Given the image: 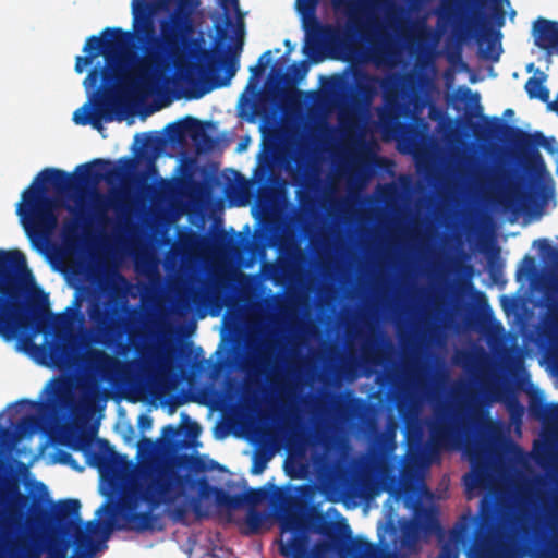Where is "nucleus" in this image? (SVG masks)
<instances>
[{"label":"nucleus","mask_w":558,"mask_h":558,"mask_svg":"<svg viewBox=\"0 0 558 558\" xmlns=\"http://www.w3.org/2000/svg\"><path fill=\"white\" fill-rule=\"evenodd\" d=\"M483 131L487 137L502 141L515 148L525 159L526 168L535 172L545 170L543 157L537 149L538 146H542L549 154H555V137H546L539 131L525 132L497 117L485 118Z\"/></svg>","instance_id":"obj_7"},{"label":"nucleus","mask_w":558,"mask_h":558,"mask_svg":"<svg viewBox=\"0 0 558 558\" xmlns=\"http://www.w3.org/2000/svg\"><path fill=\"white\" fill-rule=\"evenodd\" d=\"M546 74L537 69L535 76H532L526 81L524 87L530 98H533L535 93L538 92V89L543 86V83L546 81Z\"/></svg>","instance_id":"obj_35"},{"label":"nucleus","mask_w":558,"mask_h":558,"mask_svg":"<svg viewBox=\"0 0 558 558\" xmlns=\"http://www.w3.org/2000/svg\"><path fill=\"white\" fill-rule=\"evenodd\" d=\"M94 59H95V53H90V54L86 53V56L76 57V61L82 63L84 65V68L87 65H90L93 63Z\"/></svg>","instance_id":"obj_54"},{"label":"nucleus","mask_w":558,"mask_h":558,"mask_svg":"<svg viewBox=\"0 0 558 558\" xmlns=\"http://www.w3.org/2000/svg\"><path fill=\"white\" fill-rule=\"evenodd\" d=\"M271 51L270 50H267L265 51L259 58H258V63L259 64H264L265 63V68H267L270 62H271Z\"/></svg>","instance_id":"obj_57"},{"label":"nucleus","mask_w":558,"mask_h":558,"mask_svg":"<svg viewBox=\"0 0 558 558\" xmlns=\"http://www.w3.org/2000/svg\"><path fill=\"white\" fill-rule=\"evenodd\" d=\"M187 32L185 19L178 14L160 22V36L156 35L153 22L140 26L138 41L147 47L145 58L138 68L140 75L132 82L135 89L148 87L154 81L155 73L169 65L175 69L180 80L191 86L185 94L187 99H199L210 90L230 84L239 69L238 52L233 51L223 58L206 52V65H197L187 60Z\"/></svg>","instance_id":"obj_2"},{"label":"nucleus","mask_w":558,"mask_h":558,"mask_svg":"<svg viewBox=\"0 0 558 558\" xmlns=\"http://www.w3.org/2000/svg\"><path fill=\"white\" fill-rule=\"evenodd\" d=\"M510 411H511L512 416H514L515 414L521 416L523 413V407L515 400L510 403Z\"/></svg>","instance_id":"obj_56"},{"label":"nucleus","mask_w":558,"mask_h":558,"mask_svg":"<svg viewBox=\"0 0 558 558\" xmlns=\"http://www.w3.org/2000/svg\"><path fill=\"white\" fill-rule=\"evenodd\" d=\"M405 435L408 440H418L422 436V428L414 418H408L405 421Z\"/></svg>","instance_id":"obj_40"},{"label":"nucleus","mask_w":558,"mask_h":558,"mask_svg":"<svg viewBox=\"0 0 558 558\" xmlns=\"http://www.w3.org/2000/svg\"><path fill=\"white\" fill-rule=\"evenodd\" d=\"M546 201V190L543 189L542 193L539 192H521L517 198L509 196L507 198V203L509 206H513L517 203H520L522 206L527 205H543Z\"/></svg>","instance_id":"obj_27"},{"label":"nucleus","mask_w":558,"mask_h":558,"mask_svg":"<svg viewBox=\"0 0 558 558\" xmlns=\"http://www.w3.org/2000/svg\"><path fill=\"white\" fill-rule=\"evenodd\" d=\"M80 306H81V300H80V296L76 294L73 300L72 306L68 307L66 310L72 311L73 315L77 316L80 318V320H83V316L78 310Z\"/></svg>","instance_id":"obj_50"},{"label":"nucleus","mask_w":558,"mask_h":558,"mask_svg":"<svg viewBox=\"0 0 558 558\" xmlns=\"http://www.w3.org/2000/svg\"><path fill=\"white\" fill-rule=\"evenodd\" d=\"M454 403L437 411L428 422L430 448L438 451L458 448L466 433L473 428L483 430L492 427V422L480 405L478 395L464 383L452 388Z\"/></svg>","instance_id":"obj_6"},{"label":"nucleus","mask_w":558,"mask_h":558,"mask_svg":"<svg viewBox=\"0 0 558 558\" xmlns=\"http://www.w3.org/2000/svg\"><path fill=\"white\" fill-rule=\"evenodd\" d=\"M77 174L57 168L41 170L32 184L21 194L16 215L31 244L41 250L50 240L59 225L57 197L48 194L53 190L59 196H69L80 185L97 184L102 180H120L123 168L107 159H94L76 168Z\"/></svg>","instance_id":"obj_4"},{"label":"nucleus","mask_w":558,"mask_h":558,"mask_svg":"<svg viewBox=\"0 0 558 558\" xmlns=\"http://www.w3.org/2000/svg\"><path fill=\"white\" fill-rule=\"evenodd\" d=\"M172 0H132L135 32L137 33L142 24L153 22L151 16L167 10Z\"/></svg>","instance_id":"obj_21"},{"label":"nucleus","mask_w":558,"mask_h":558,"mask_svg":"<svg viewBox=\"0 0 558 558\" xmlns=\"http://www.w3.org/2000/svg\"><path fill=\"white\" fill-rule=\"evenodd\" d=\"M51 386V400L52 401H64L66 397V392L64 390L63 384L60 381H57L56 379H52L49 384Z\"/></svg>","instance_id":"obj_43"},{"label":"nucleus","mask_w":558,"mask_h":558,"mask_svg":"<svg viewBox=\"0 0 558 558\" xmlns=\"http://www.w3.org/2000/svg\"><path fill=\"white\" fill-rule=\"evenodd\" d=\"M324 536L326 539L331 543L343 544V539L339 535L338 525L327 518L323 512H314L308 517V531Z\"/></svg>","instance_id":"obj_22"},{"label":"nucleus","mask_w":558,"mask_h":558,"mask_svg":"<svg viewBox=\"0 0 558 558\" xmlns=\"http://www.w3.org/2000/svg\"><path fill=\"white\" fill-rule=\"evenodd\" d=\"M534 44L548 54H558V22L538 17L533 23Z\"/></svg>","instance_id":"obj_18"},{"label":"nucleus","mask_w":558,"mask_h":558,"mask_svg":"<svg viewBox=\"0 0 558 558\" xmlns=\"http://www.w3.org/2000/svg\"><path fill=\"white\" fill-rule=\"evenodd\" d=\"M98 442L101 447H105L109 454L105 453H93L92 454V461L89 462L90 465L97 466L100 471L108 470L111 466V458L118 459L120 458L119 454H117L113 449L109 446V442L105 439H98Z\"/></svg>","instance_id":"obj_28"},{"label":"nucleus","mask_w":558,"mask_h":558,"mask_svg":"<svg viewBox=\"0 0 558 558\" xmlns=\"http://www.w3.org/2000/svg\"><path fill=\"white\" fill-rule=\"evenodd\" d=\"M548 110L554 111L558 116V94L554 101L548 102Z\"/></svg>","instance_id":"obj_63"},{"label":"nucleus","mask_w":558,"mask_h":558,"mask_svg":"<svg viewBox=\"0 0 558 558\" xmlns=\"http://www.w3.org/2000/svg\"><path fill=\"white\" fill-rule=\"evenodd\" d=\"M533 245L538 248L543 256H550L554 264L558 267V252L553 248L547 239H537L534 241Z\"/></svg>","instance_id":"obj_37"},{"label":"nucleus","mask_w":558,"mask_h":558,"mask_svg":"<svg viewBox=\"0 0 558 558\" xmlns=\"http://www.w3.org/2000/svg\"><path fill=\"white\" fill-rule=\"evenodd\" d=\"M319 0H298L299 10L303 15L312 17L305 25L306 41L304 53L313 56L323 43L341 47L360 37L369 45V56L377 65L384 64L393 54V40L381 23L371 13L365 2L355 3L352 0H332L335 10L344 9L348 21L343 28L323 25L315 17Z\"/></svg>","instance_id":"obj_5"},{"label":"nucleus","mask_w":558,"mask_h":558,"mask_svg":"<svg viewBox=\"0 0 558 558\" xmlns=\"http://www.w3.org/2000/svg\"><path fill=\"white\" fill-rule=\"evenodd\" d=\"M488 0H473V11L465 23H458L454 32L460 39L475 37L481 49L482 57L492 62H497L501 53L500 44L497 45L488 27V19L483 10Z\"/></svg>","instance_id":"obj_12"},{"label":"nucleus","mask_w":558,"mask_h":558,"mask_svg":"<svg viewBox=\"0 0 558 558\" xmlns=\"http://www.w3.org/2000/svg\"><path fill=\"white\" fill-rule=\"evenodd\" d=\"M498 513L497 497L493 493L483 496L480 502L478 518L475 519L470 514H464L454 524L448 535V541L444 544L442 549L446 553L460 546H469L471 541L478 542L488 536L492 532Z\"/></svg>","instance_id":"obj_8"},{"label":"nucleus","mask_w":558,"mask_h":558,"mask_svg":"<svg viewBox=\"0 0 558 558\" xmlns=\"http://www.w3.org/2000/svg\"><path fill=\"white\" fill-rule=\"evenodd\" d=\"M355 88L351 100L356 106H368L379 93V77L365 71L354 73Z\"/></svg>","instance_id":"obj_19"},{"label":"nucleus","mask_w":558,"mask_h":558,"mask_svg":"<svg viewBox=\"0 0 558 558\" xmlns=\"http://www.w3.org/2000/svg\"><path fill=\"white\" fill-rule=\"evenodd\" d=\"M278 499L281 506L279 517L281 534H290L287 539L280 538L278 541L279 554L283 557L296 550L302 558H306L304 543L308 536V519L305 520L298 511L299 502L295 497L280 493Z\"/></svg>","instance_id":"obj_11"},{"label":"nucleus","mask_w":558,"mask_h":558,"mask_svg":"<svg viewBox=\"0 0 558 558\" xmlns=\"http://www.w3.org/2000/svg\"><path fill=\"white\" fill-rule=\"evenodd\" d=\"M190 509H191L190 505L189 506H186V505L175 506L171 510L170 515L173 519V521L181 522L186 518Z\"/></svg>","instance_id":"obj_47"},{"label":"nucleus","mask_w":558,"mask_h":558,"mask_svg":"<svg viewBox=\"0 0 558 558\" xmlns=\"http://www.w3.org/2000/svg\"><path fill=\"white\" fill-rule=\"evenodd\" d=\"M263 520L264 517L258 510L255 508L248 509L246 513V523L253 531H257L260 527Z\"/></svg>","instance_id":"obj_41"},{"label":"nucleus","mask_w":558,"mask_h":558,"mask_svg":"<svg viewBox=\"0 0 558 558\" xmlns=\"http://www.w3.org/2000/svg\"><path fill=\"white\" fill-rule=\"evenodd\" d=\"M470 460L472 470L462 478L469 500L474 498L477 493L488 489L493 483L490 466L485 457L475 454Z\"/></svg>","instance_id":"obj_17"},{"label":"nucleus","mask_w":558,"mask_h":558,"mask_svg":"<svg viewBox=\"0 0 558 558\" xmlns=\"http://www.w3.org/2000/svg\"><path fill=\"white\" fill-rule=\"evenodd\" d=\"M349 554L352 558H377L378 548L373 543L357 537L352 541Z\"/></svg>","instance_id":"obj_26"},{"label":"nucleus","mask_w":558,"mask_h":558,"mask_svg":"<svg viewBox=\"0 0 558 558\" xmlns=\"http://www.w3.org/2000/svg\"><path fill=\"white\" fill-rule=\"evenodd\" d=\"M245 505L244 494L231 495L221 489L218 490L217 506L225 507L229 510L239 509Z\"/></svg>","instance_id":"obj_31"},{"label":"nucleus","mask_w":558,"mask_h":558,"mask_svg":"<svg viewBox=\"0 0 558 558\" xmlns=\"http://www.w3.org/2000/svg\"><path fill=\"white\" fill-rule=\"evenodd\" d=\"M554 457V452L550 446L543 445L536 450L535 460L539 465L547 464Z\"/></svg>","instance_id":"obj_42"},{"label":"nucleus","mask_w":558,"mask_h":558,"mask_svg":"<svg viewBox=\"0 0 558 558\" xmlns=\"http://www.w3.org/2000/svg\"><path fill=\"white\" fill-rule=\"evenodd\" d=\"M80 510L81 502L78 499H65L61 500L53 512V520L56 525L68 533L75 524V529L77 526H83L80 523ZM86 530V526L84 527Z\"/></svg>","instance_id":"obj_20"},{"label":"nucleus","mask_w":558,"mask_h":558,"mask_svg":"<svg viewBox=\"0 0 558 558\" xmlns=\"http://www.w3.org/2000/svg\"><path fill=\"white\" fill-rule=\"evenodd\" d=\"M404 505L413 509L416 513L421 509V501L417 494V487L412 484L404 485Z\"/></svg>","instance_id":"obj_33"},{"label":"nucleus","mask_w":558,"mask_h":558,"mask_svg":"<svg viewBox=\"0 0 558 558\" xmlns=\"http://www.w3.org/2000/svg\"><path fill=\"white\" fill-rule=\"evenodd\" d=\"M268 496V492L264 487L250 488L244 493L245 505L254 508L258 504L263 502Z\"/></svg>","instance_id":"obj_34"},{"label":"nucleus","mask_w":558,"mask_h":558,"mask_svg":"<svg viewBox=\"0 0 558 558\" xmlns=\"http://www.w3.org/2000/svg\"><path fill=\"white\" fill-rule=\"evenodd\" d=\"M543 335L550 341L558 340V301H550L543 324Z\"/></svg>","instance_id":"obj_24"},{"label":"nucleus","mask_w":558,"mask_h":558,"mask_svg":"<svg viewBox=\"0 0 558 558\" xmlns=\"http://www.w3.org/2000/svg\"><path fill=\"white\" fill-rule=\"evenodd\" d=\"M162 433L167 437H174L179 434V429L173 425H167L163 427Z\"/></svg>","instance_id":"obj_58"},{"label":"nucleus","mask_w":558,"mask_h":558,"mask_svg":"<svg viewBox=\"0 0 558 558\" xmlns=\"http://www.w3.org/2000/svg\"><path fill=\"white\" fill-rule=\"evenodd\" d=\"M530 412L537 418H551L558 416V405L547 404L543 401L532 400L530 402Z\"/></svg>","instance_id":"obj_29"},{"label":"nucleus","mask_w":558,"mask_h":558,"mask_svg":"<svg viewBox=\"0 0 558 558\" xmlns=\"http://www.w3.org/2000/svg\"><path fill=\"white\" fill-rule=\"evenodd\" d=\"M199 425L195 422L191 423L187 427V434L191 435L192 437H197L198 434H199Z\"/></svg>","instance_id":"obj_60"},{"label":"nucleus","mask_w":558,"mask_h":558,"mask_svg":"<svg viewBox=\"0 0 558 558\" xmlns=\"http://www.w3.org/2000/svg\"><path fill=\"white\" fill-rule=\"evenodd\" d=\"M119 162L122 163L123 167L126 168V169H132L135 166L134 160L131 159V158H128V157L120 158Z\"/></svg>","instance_id":"obj_62"},{"label":"nucleus","mask_w":558,"mask_h":558,"mask_svg":"<svg viewBox=\"0 0 558 558\" xmlns=\"http://www.w3.org/2000/svg\"><path fill=\"white\" fill-rule=\"evenodd\" d=\"M110 68L94 66L84 78V86L87 90L97 88L94 93V110H92L90 101L85 102L81 108L74 111L73 121L78 125L90 124L94 129L101 131V120L110 122L113 120L114 99L111 95H98L99 82L102 80L108 83L111 80Z\"/></svg>","instance_id":"obj_9"},{"label":"nucleus","mask_w":558,"mask_h":558,"mask_svg":"<svg viewBox=\"0 0 558 558\" xmlns=\"http://www.w3.org/2000/svg\"><path fill=\"white\" fill-rule=\"evenodd\" d=\"M179 464L181 466L187 468L190 470H194L197 472H203L206 470L205 463L199 457L183 454L179 458Z\"/></svg>","instance_id":"obj_38"},{"label":"nucleus","mask_w":558,"mask_h":558,"mask_svg":"<svg viewBox=\"0 0 558 558\" xmlns=\"http://www.w3.org/2000/svg\"><path fill=\"white\" fill-rule=\"evenodd\" d=\"M151 418L148 415H141L140 417V426L143 429L150 428L151 426Z\"/></svg>","instance_id":"obj_61"},{"label":"nucleus","mask_w":558,"mask_h":558,"mask_svg":"<svg viewBox=\"0 0 558 558\" xmlns=\"http://www.w3.org/2000/svg\"><path fill=\"white\" fill-rule=\"evenodd\" d=\"M92 439L84 433H78L74 429L68 430L63 436V445L74 451H81L89 456L88 447Z\"/></svg>","instance_id":"obj_25"},{"label":"nucleus","mask_w":558,"mask_h":558,"mask_svg":"<svg viewBox=\"0 0 558 558\" xmlns=\"http://www.w3.org/2000/svg\"><path fill=\"white\" fill-rule=\"evenodd\" d=\"M551 530L554 532L551 539L546 548L539 551L538 558H558V536L555 534V519L551 518Z\"/></svg>","instance_id":"obj_36"},{"label":"nucleus","mask_w":558,"mask_h":558,"mask_svg":"<svg viewBox=\"0 0 558 558\" xmlns=\"http://www.w3.org/2000/svg\"><path fill=\"white\" fill-rule=\"evenodd\" d=\"M206 125H209V122H203L194 117L186 116L181 121L168 124L166 131L171 142H181L185 136H189L196 144L203 143L211 147L214 140L207 134Z\"/></svg>","instance_id":"obj_15"},{"label":"nucleus","mask_w":558,"mask_h":558,"mask_svg":"<svg viewBox=\"0 0 558 558\" xmlns=\"http://www.w3.org/2000/svg\"><path fill=\"white\" fill-rule=\"evenodd\" d=\"M38 427L39 418L33 414L23 416L17 425V428L23 433H34Z\"/></svg>","instance_id":"obj_39"},{"label":"nucleus","mask_w":558,"mask_h":558,"mask_svg":"<svg viewBox=\"0 0 558 558\" xmlns=\"http://www.w3.org/2000/svg\"><path fill=\"white\" fill-rule=\"evenodd\" d=\"M265 69H266V68H265V63H264V64H259V63L257 62V64H256V65L251 66L250 71H251V73H252V75H253L254 77H257V76H259V75H262V74L264 73Z\"/></svg>","instance_id":"obj_59"},{"label":"nucleus","mask_w":558,"mask_h":558,"mask_svg":"<svg viewBox=\"0 0 558 558\" xmlns=\"http://www.w3.org/2000/svg\"><path fill=\"white\" fill-rule=\"evenodd\" d=\"M157 142H159L158 137L151 136L150 134H147L146 135V142L144 143V146H150V145H153L154 143H157Z\"/></svg>","instance_id":"obj_64"},{"label":"nucleus","mask_w":558,"mask_h":558,"mask_svg":"<svg viewBox=\"0 0 558 558\" xmlns=\"http://www.w3.org/2000/svg\"><path fill=\"white\" fill-rule=\"evenodd\" d=\"M548 357L554 367L558 371V347L553 345L548 352Z\"/></svg>","instance_id":"obj_52"},{"label":"nucleus","mask_w":558,"mask_h":558,"mask_svg":"<svg viewBox=\"0 0 558 558\" xmlns=\"http://www.w3.org/2000/svg\"><path fill=\"white\" fill-rule=\"evenodd\" d=\"M48 554H49V558H65V548H63V547L50 548Z\"/></svg>","instance_id":"obj_53"},{"label":"nucleus","mask_w":558,"mask_h":558,"mask_svg":"<svg viewBox=\"0 0 558 558\" xmlns=\"http://www.w3.org/2000/svg\"><path fill=\"white\" fill-rule=\"evenodd\" d=\"M275 349V343L270 340H265L263 342L262 349L258 351L257 356L254 359L248 366H252L257 369V366H268L270 363L271 354Z\"/></svg>","instance_id":"obj_32"},{"label":"nucleus","mask_w":558,"mask_h":558,"mask_svg":"<svg viewBox=\"0 0 558 558\" xmlns=\"http://www.w3.org/2000/svg\"><path fill=\"white\" fill-rule=\"evenodd\" d=\"M292 69L294 71V74L299 77H303L306 73V68H305V64L304 62L302 63H294L292 65Z\"/></svg>","instance_id":"obj_55"},{"label":"nucleus","mask_w":558,"mask_h":558,"mask_svg":"<svg viewBox=\"0 0 558 558\" xmlns=\"http://www.w3.org/2000/svg\"><path fill=\"white\" fill-rule=\"evenodd\" d=\"M343 544L331 543L329 541H319L317 542L313 548L310 547V536L305 538L304 543V554L306 558H325V556L335 549H339ZM284 558H302L301 554L299 555L296 551L283 556Z\"/></svg>","instance_id":"obj_23"},{"label":"nucleus","mask_w":558,"mask_h":558,"mask_svg":"<svg viewBox=\"0 0 558 558\" xmlns=\"http://www.w3.org/2000/svg\"><path fill=\"white\" fill-rule=\"evenodd\" d=\"M89 360L94 362L97 365H108L113 362V359L110 357L105 351L102 350H92L89 352Z\"/></svg>","instance_id":"obj_44"},{"label":"nucleus","mask_w":558,"mask_h":558,"mask_svg":"<svg viewBox=\"0 0 558 558\" xmlns=\"http://www.w3.org/2000/svg\"><path fill=\"white\" fill-rule=\"evenodd\" d=\"M0 505L3 506V520L8 523H20L25 518L28 496L20 490L16 482H8L0 490Z\"/></svg>","instance_id":"obj_16"},{"label":"nucleus","mask_w":558,"mask_h":558,"mask_svg":"<svg viewBox=\"0 0 558 558\" xmlns=\"http://www.w3.org/2000/svg\"><path fill=\"white\" fill-rule=\"evenodd\" d=\"M535 267V259L530 255H525L521 260L520 267L517 271L518 278L522 275H530Z\"/></svg>","instance_id":"obj_46"},{"label":"nucleus","mask_w":558,"mask_h":558,"mask_svg":"<svg viewBox=\"0 0 558 558\" xmlns=\"http://www.w3.org/2000/svg\"><path fill=\"white\" fill-rule=\"evenodd\" d=\"M88 316L98 336L109 341L128 332L132 347L142 355L146 347L140 339L142 333L130 327V324L121 316V308L111 302H92L88 307Z\"/></svg>","instance_id":"obj_10"},{"label":"nucleus","mask_w":558,"mask_h":558,"mask_svg":"<svg viewBox=\"0 0 558 558\" xmlns=\"http://www.w3.org/2000/svg\"><path fill=\"white\" fill-rule=\"evenodd\" d=\"M533 98H537L539 99L541 101L543 102H550L549 101V90L547 87L545 86H542L538 92L535 93V95L533 96Z\"/></svg>","instance_id":"obj_51"},{"label":"nucleus","mask_w":558,"mask_h":558,"mask_svg":"<svg viewBox=\"0 0 558 558\" xmlns=\"http://www.w3.org/2000/svg\"><path fill=\"white\" fill-rule=\"evenodd\" d=\"M197 488V496L190 499V507L195 518L209 517L218 490L206 477L195 478L190 474H180L172 466L147 463L141 465L131 481L129 494L122 498L118 517L122 524L119 529L137 533L162 531V514L155 513L160 506H171L183 495L184 486Z\"/></svg>","instance_id":"obj_3"},{"label":"nucleus","mask_w":558,"mask_h":558,"mask_svg":"<svg viewBox=\"0 0 558 558\" xmlns=\"http://www.w3.org/2000/svg\"><path fill=\"white\" fill-rule=\"evenodd\" d=\"M47 316V295L37 286L25 255L19 250H0V338L15 340L19 351H37L45 364L63 367L74 356L70 339L57 333L51 340L46 336L40 345L34 342L44 331Z\"/></svg>","instance_id":"obj_1"},{"label":"nucleus","mask_w":558,"mask_h":558,"mask_svg":"<svg viewBox=\"0 0 558 558\" xmlns=\"http://www.w3.org/2000/svg\"><path fill=\"white\" fill-rule=\"evenodd\" d=\"M401 87L402 78L398 74H390L383 78L379 77V90L383 93L385 102V109L379 112V120L383 124L393 123L401 114Z\"/></svg>","instance_id":"obj_14"},{"label":"nucleus","mask_w":558,"mask_h":558,"mask_svg":"<svg viewBox=\"0 0 558 558\" xmlns=\"http://www.w3.org/2000/svg\"><path fill=\"white\" fill-rule=\"evenodd\" d=\"M132 33L120 27H106L100 36H89L86 39L83 51L87 54L95 53V58L104 54L109 63L112 56L123 50L129 44Z\"/></svg>","instance_id":"obj_13"},{"label":"nucleus","mask_w":558,"mask_h":558,"mask_svg":"<svg viewBox=\"0 0 558 558\" xmlns=\"http://www.w3.org/2000/svg\"><path fill=\"white\" fill-rule=\"evenodd\" d=\"M77 232V226L72 222H64L63 229H62V235L65 241H69L71 238L75 236Z\"/></svg>","instance_id":"obj_48"},{"label":"nucleus","mask_w":558,"mask_h":558,"mask_svg":"<svg viewBox=\"0 0 558 558\" xmlns=\"http://www.w3.org/2000/svg\"><path fill=\"white\" fill-rule=\"evenodd\" d=\"M268 459L269 457H267L266 454H255L251 468V473L255 475L263 473L264 470L266 469Z\"/></svg>","instance_id":"obj_45"},{"label":"nucleus","mask_w":558,"mask_h":558,"mask_svg":"<svg viewBox=\"0 0 558 558\" xmlns=\"http://www.w3.org/2000/svg\"><path fill=\"white\" fill-rule=\"evenodd\" d=\"M60 462L64 463V464H69L71 465L73 469L75 470H82L77 464H76V461L73 459L72 454L70 452H66V451H61L60 452Z\"/></svg>","instance_id":"obj_49"},{"label":"nucleus","mask_w":558,"mask_h":558,"mask_svg":"<svg viewBox=\"0 0 558 558\" xmlns=\"http://www.w3.org/2000/svg\"><path fill=\"white\" fill-rule=\"evenodd\" d=\"M121 202L118 197H105L99 195L94 204L95 214L98 220L104 221L106 219V213L109 208L120 209Z\"/></svg>","instance_id":"obj_30"}]
</instances>
